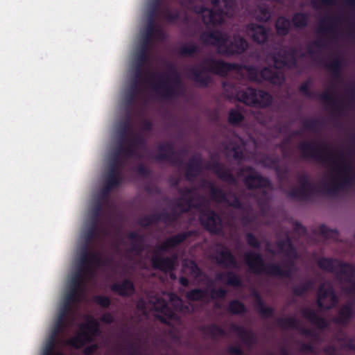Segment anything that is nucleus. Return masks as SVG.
<instances>
[{
  "label": "nucleus",
  "instance_id": "nucleus-8",
  "mask_svg": "<svg viewBox=\"0 0 355 355\" xmlns=\"http://www.w3.org/2000/svg\"><path fill=\"white\" fill-rule=\"evenodd\" d=\"M333 164L338 177L333 178L331 184H324L322 186L324 191L331 195L336 194L344 187L351 184L354 180V177L352 175V165L349 162L342 161L340 163L334 162Z\"/></svg>",
  "mask_w": 355,
  "mask_h": 355
},
{
  "label": "nucleus",
  "instance_id": "nucleus-55",
  "mask_svg": "<svg viewBox=\"0 0 355 355\" xmlns=\"http://www.w3.org/2000/svg\"><path fill=\"white\" fill-rule=\"evenodd\" d=\"M336 19V17H329L327 20L324 19L321 21L319 24V31L321 33H327L331 32L334 33L336 31L335 26L332 24Z\"/></svg>",
  "mask_w": 355,
  "mask_h": 355
},
{
  "label": "nucleus",
  "instance_id": "nucleus-59",
  "mask_svg": "<svg viewBox=\"0 0 355 355\" xmlns=\"http://www.w3.org/2000/svg\"><path fill=\"white\" fill-rule=\"evenodd\" d=\"M313 46L315 47L318 51L327 47V42L324 40H316L310 43L306 48V53L310 55L315 53V51L313 49Z\"/></svg>",
  "mask_w": 355,
  "mask_h": 355
},
{
  "label": "nucleus",
  "instance_id": "nucleus-30",
  "mask_svg": "<svg viewBox=\"0 0 355 355\" xmlns=\"http://www.w3.org/2000/svg\"><path fill=\"white\" fill-rule=\"evenodd\" d=\"M277 246L280 252L284 253L286 257H295L297 256V251L288 234H286L284 239L278 241Z\"/></svg>",
  "mask_w": 355,
  "mask_h": 355
},
{
  "label": "nucleus",
  "instance_id": "nucleus-45",
  "mask_svg": "<svg viewBox=\"0 0 355 355\" xmlns=\"http://www.w3.org/2000/svg\"><path fill=\"white\" fill-rule=\"evenodd\" d=\"M132 126L131 124L130 116L128 114L125 119L120 123V125L119 128V139H127L126 137L129 133L130 135H132Z\"/></svg>",
  "mask_w": 355,
  "mask_h": 355
},
{
  "label": "nucleus",
  "instance_id": "nucleus-34",
  "mask_svg": "<svg viewBox=\"0 0 355 355\" xmlns=\"http://www.w3.org/2000/svg\"><path fill=\"white\" fill-rule=\"evenodd\" d=\"M205 184L210 189L211 198L218 203L228 202V195L221 189L216 187L211 182H205Z\"/></svg>",
  "mask_w": 355,
  "mask_h": 355
},
{
  "label": "nucleus",
  "instance_id": "nucleus-19",
  "mask_svg": "<svg viewBox=\"0 0 355 355\" xmlns=\"http://www.w3.org/2000/svg\"><path fill=\"white\" fill-rule=\"evenodd\" d=\"M246 34L252 40L259 44L266 43L268 40V30L263 26L249 23L245 26Z\"/></svg>",
  "mask_w": 355,
  "mask_h": 355
},
{
  "label": "nucleus",
  "instance_id": "nucleus-17",
  "mask_svg": "<svg viewBox=\"0 0 355 355\" xmlns=\"http://www.w3.org/2000/svg\"><path fill=\"white\" fill-rule=\"evenodd\" d=\"M157 149L159 153L155 156V159L167 161L174 166L180 167L183 165L182 159L176 157L177 153L171 143L159 145Z\"/></svg>",
  "mask_w": 355,
  "mask_h": 355
},
{
  "label": "nucleus",
  "instance_id": "nucleus-32",
  "mask_svg": "<svg viewBox=\"0 0 355 355\" xmlns=\"http://www.w3.org/2000/svg\"><path fill=\"white\" fill-rule=\"evenodd\" d=\"M152 225L157 224L159 222H163L168 225H171L178 219V214L175 211L167 212L163 211L160 213L150 215Z\"/></svg>",
  "mask_w": 355,
  "mask_h": 355
},
{
  "label": "nucleus",
  "instance_id": "nucleus-60",
  "mask_svg": "<svg viewBox=\"0 0 355 355\" xmlns=\"http://www.w3.org/2000/svg\"><path fill=\"white\" fill-rule=\"evenodd\" d=\"M201 169L198 168L197 166L193 164H187V169L185 171V178L188 181L193 180L200 173Z\"/></svg>",
  "mask_w": 355,
  "mask_h": 355
},
{
  "label": "nucleus",
  "instance_id": "nucleus-41",
  "mask_svg": "<svg viewBox=\"0 0 355 355\" xmlns=\"http://www.w3.org/2000/svg\"><path fill=\"white\" fill-rule=\"evenodd\" d=\"M201 331L203 334L210 336L213 339L216 338L218 336L224 337L226 336L225 329L215 323L202 327Z\"/></svg>",
  "mask_w": 355,
  "mask_h": 355
},
{
  "label": "nucleus",
  "instance_id": "nucleus-14",
  "mask_svg": "<svg viewBox=\"0 0 355 355\" xmlns=\"http://www.w3.org/2000/svg\"><path fill=\"white\" fill-rule=\"evenodd\" d=\"M297 49L291 48L289 50L280 49L272 54V59L274 62V67L281 69L284 67L292 69L297 67L296 59Z\"/></svg>",
  "mask_w": 355,
  "mask_h": 355
},
{
  "label": "nucleus",
  "instance_id": "nucleus-57",
  "mask_svg": "<svg viewBox=\"0 0 355 355\" xmlns=\"http://www.w3.org/2000/svg\"><path fill=\"white\" fill-rule=\"evenodd\" d=\"M198 52V46L193 43L182 45L179 49L180 54L183 56H192Z\"/></svg>",
  "mask_w": 355,
  "mask_h": 355
},
{
  "label": "nucleus",
  "instance_id": "nucleus-7",
  "mask_svg": "<svg viewBox=\"0 0 355 355\" xmlns=\"http://www.w3.org/2000/svg\"><path fill=\"white\" fill-rule=\"evenodd\" d=\"M301 157L322 164L331 161V150L328 145L315 141H302L297 145Z\"/></svg>",
  "mask_w": 355,
  "mask_h": 355
},
{
  "label": "nucleus",
  "instance_id": "nucleus-13",
  "mask_svg": "<svg viewBox=\"0 0 355 355\" xmlns=\"http://www.w3.org/2000/svg\"><path fill=\"white\" fill-rule=\"evenodd\" d=\"M123 165L118 159H112L110 164L106 181L102 188L101 193L104 197L108 196L110 192L121 183V171Z\"/></svg>",
  "mask_w": 355,
  "mask_h": 355
},
{
  "label": "nucleus",
  "instance_id": "nucleus-33",
  "mask_svg": "<svg viewBox=\"0 0 355 355\" xmlns=\"http://www.w3.org/2000/svg\"><path fill=\"white\" fill-rule=\"evenodd\" d=\"M230 331L235 333L245 344H252L255 340L254 334L242 326L232 324L230 325Z\"/></svg>",
  "mask_w": 355,
  "mask_h": 355
},
{
  "label": "nucleus",
  "instance_id": "nucleus-22",
  "mask_svg": "<svg viewBox=\"0 0 355 355\" xmlns=\"http://www.w3.org/2000/svg\"><path fill=\"white\" fill-rule=\"evenodd\" d=\"M119 155H123L126 158L138 157L141 156L132 146H131L128 139H119V145L116 147L112 159H118L119 162L123 165L122 162L119 159Z\"/></svg>",
  "mask_w": 355,
  "mask_h": 355
},
{
  "label": "nucleus",
  "instance_id": "nucleus-21",
  "mask_svg": "<svg viewBox=\"0 0 355 355\" xmlns=\"http://www.w3.org/2000/svg\"><path fill=\"white\" fill-rule=\"evenodd\" d=\"M243 183L249 190L270 188L272 185L268 178L257 173L246 175L243 179Z\"/></svg>",
  "mask_w": 355,
  "mask_h": 355
},
{
  "label": "nucleus",
  "instance_id": "nucleus-38",
  "mask_svg": "<svg viewBox=\"0 0 355 355\" xmlns=\"http://www.w3.org/2000/svg\"><path fill=\"white\" fill-rule=\"evenodd\" d=\"M256 309L258 313L263 318H271L275 315V309L265 305L263 300L257 293L255 294Z\"/></svg>",
  "mask_w": 355,
  "mask_h": 355
},
{
  "label": "nucleus",
  "instance_id": "nucleus-23",
  "mask_svg": "<svg viewBox=\"0 0 355 355\" xmlns=\"http://www.w3.org/2000/svg\"><path fill=\"white\" fill-rule=\"evenodd\" d=\"M215 257L216 263L225 268H238L239 264L235 256L226 248L217 252Z\"/></svg>",
  "mask_w": 355,
  "mask_h": 355
},
{
  "label": "nucleus",
  "instance_id": "nucleus-12",
  "mask_svg": "<svg viewBox=\"0 0 355 355\" xmlns=\"http://www.w3.org/2000/svg\"><path fill=\"white\" fill-rule=\"evenodd\" d=\"M248 72L250 78L256 82H260L261 80H263L272 85H282L285 81L283 74L273 71L268 67L262 68L260 71H258L255 67H250L248 68Z\"/></svg>",
  "mask_w": 355,
  "mask_h": 355
},
{
  "label": "nucleus",
  "instance_id": "nucleus-1",
  "mask_svg": "<svg viewBox=\"0 0 355 355\" xmlns=\"http://www.w3.org/2000/svg\"><path fill=\"white\" fill-rule=\"evenodd\" d=\"M167 69L172 77L168 73L150 74L149 71H146V74L149 75V78L145 77L144 73H142V77L138 78H136V71H135L130 90L126 97L127 103L129 105L134 103L135 98L140 91L139 85L141 83H149L153 90L165 99H172L180 96L182 93V83L176 67L173 64H168Z\"/></svg>",
  "mask_w": 355,
  "mask_h": 355
},
{
  "label": "nucleus",
  "instance_id": "nucleus-39",
  "mask_svg": "<svg viewBox=\"0 0 355 355\" xmlns=\"http://www.w3.org/2000/svg\"><path fill=\"white\" fill-rule=\"evenodd\" d=\"M275 28L279 36L284 37L289 33L291 21L286 17L280 16L276 20Z\"/></svg>",
  "mask_w": 355,
  "mask_h": 355
},
{
  "label": "nucleus",
  "instance_id": "nucleus-47",
  "mask_svg": "<svg viewBox=\"0 0 355 355\" xmlns=\"http://www.w3.org/2000/svg\"><path fill=\"white\" fill-rule=\"evenodd\" d=\"M227 311L233 315H241L247 311V308L239 300H232L228 304Z\"/></svg>",
  "mask_w": 355,
  "mask_h": 355
},
{
  "label": "nucleus",
  "instance_id": "nucleus-56",
  "mask_svg": "<svg viewBox=\"0 0 355 355\" xmlns=\"http://www.w3.org/2000/svg\"><path fill=\"white\" fill-rule=\"evenodd\" d=\"M244 120V116L237 110H230L228 114V122L232 125H238Z\"/></svg>",
  "mask_w": 355,
  "mask_h": 355
},
{
  "label": "nucleus",
  "instance_id": "nucleus-52",
  "mask_svg": "<svg viewBox=\"0 0 355 355\" xmlns=\"http://www.w3.org/2000/svg\"><path fill=\"white\" fill-rule=\"evenodd\" d=\"M207 291L202 288H193L186 293V298L189 301H199L207 297Z\"/></svg>",
  "mask_w": 355,
  "mask_h": 355
},
{
  "label": "nucleus",
  "instance_id": "nucleus-42",
  "mask_svg": "<svg viewBox=\"0 0 355 355\" xmlns=\"http://www.w3.org/2000/svg\"><path fill=\"white\" fill-rule=\"evenodd\" d=\"M320 99L327 105H329L334 112L340 114L342 111V107L338 104L336 98L329 92H325L320 96Z\"/></svg>",
  "mask_w": 355,
  "mask_h": 355
},
{
  "label": "nucleus",
  "instance_id": "nucleus-24",
  "mask_svg": "<svg viewBox=\"0 0 355 355\" xmlns=\"http://www.w3.org/2000/svg\"><path fill=\"white\" fill-rule=\"evenodd\" d=\"M355 316V309L352 304L346 303L340 307L334 322L343 327H347Z\"/></svg>",
  "mask_w": 355,
  "mask_h": 355
},
{
  "label": "nucleus",
  "instance_id": "nucleus-11",
  "mask_svg": "<svg viewBox=\"0 0 355 355\" xmlns=\"http://www.w3.org/2000/svg\"><path fill=\"white\" fill-rule=\"evenodd\" d=\"M300 186L297 188L291 189L288 192V196L297 200L309 201L316 193L315 188L306 175H302L299 178Z\"/></svg>",
  "mask_w": 355,
  "mask_h": 355
},
{
  "label": "nucleus",
  "instance_id": "nucleus-26",
  "mask_svg": "<svg viewBox=\"0 0 355 355\" xmlns=\"http://www.w3.org/2000/svg\"><path fill=\"white\" fill-rule=\"evenodd\" d=\"M65 328L54 324L51 336L44 347L43 355H62L61 353L53 354V351L57 343V338L60 334L64 332Z\"/></svg>",
  "mask_w": 355,
  "mask_h": 355
},
{
  "label": "nucleus",
  "instance_id": "nucleus-16",
  "mask_svg": "<svg viewBox=\"0 0 355 355\" xmlns=\"http://www.w3.org/2000/svg\"><path fill=\"white\" fill-rule=\"evenodd\" d=\"M102 209V205L99 202L92 209V223L85 233V241L87 243H91L100 234H107L105 230L100 229L98 226Z\"/></svg>",
  "mask_w": 355,
  "mask_h": 355
},
{
  "label": "nucleus",
  "instance_id": "nucleus-9",
  "mask_svg": "<svg viewBox=\"0 0 355 355\" xmlns=\"http://www.w3.org/2000/svg\"><path fill=\"white\" fill-rule=\"evenodd\" d=\"M84 286L85 285L80 283L76 285L73 283V280L71 279L69 290L64 297L62 304L60 309L55 322V324L64 328L67 327V319L69 313L71 312L73 304L80 302Z\"/></svg>",
  "mask_w": 355,
  "mask_h": 355
},
{
  "label": "nucleus",
  "instance_id": "nucleus-20",
  "mask_svg": "<svg viewBox=\"0 0 355 355\" xmlns=\"http://www.w3.org/2000/svg\"><path fill=\"white\" fill-rule=\"evenodd\" d=\"M207 168L214 172L223 182L236 184L237 180L229 168H226L218 161H214L208 164Z\"/></svg>",
  "mask_w": 355,
  "mask_h": 355
},
{
  "label": "nucleus",
  "instance_id": "nucleus-50",
  "mask_svg": "<svg viewBox=\"0 0 355 355\" xmlns=\"http://www.w3.org/2000/svg\"><path fill=\"white\" fill-rule=\"evenodd\" d=\"M175 206L176 207L180 209L182 212L187 213L189 212L193 207L196 209L200 208V204H193L192 198H189L186 200H184V199L182 198H179L175 202Z\"/></svg>",
  "mask_w": 355,
  "mask_h": 355
},
{
  "label": "nucleus",
  "instance_id": "nucleus-27",
  "mask_svg": "<svg viewBox=\"0 0 355 355\" xmlns=\"http://www.w3.org/2000/svg\"><path fill=\"white\" fill-rule=\"evenodd\" d=\"M302 316L309 321L311 324L315 325L320 329H325L329 324L322 316H320L314 310L309 308H304L302 310Z\"/></svg>",
  "mask_w": 355,
  "mask_h": 355
},
{
  "label": "nucleus",
  "instance_id": "nucleus-10",
  "mask_svg": "<svg viewBox=\"0 0 355 355\" xmlns=\"http://www.w3.org/2000/svg\"><path fill=\"white\" fill-rule=\"evenodd\" d=\"M90 244L86 242L80 254L77 270L71 277V280H73L76 285L78 283L85 285L87 277H92L94 274V268L90 264Z\"/></svg>",
  "mask_w": 355,
  "mask_h": 355
},
{
  "label": "nucleus",
  "instance_id": "nucleus-3",
  "mask_svg": "<svg viewBox=\"0 0 355 355\" xmlns=\"http://www.w3.org/2000/svg\"><path fill=\"white\" fill-rule=\"evenodd\" d=\"M200 67V69L197 67L190 68L189 69V73L190 78L202 87H208L212 81L211 77L206 74L207 73H211L224 77L230 71L236 68L234 64L213 58L203 59Z\"/></svg>",
  "mask_w": 355,
  "mask_h": 355
},
{
  "label": "nucleus",
  "instance_id": "nucleus-46",
  "mask_svg": "<svg viewBox=\"0 0 355 355\" xmlns=\"http://www.w3.org/2000/svg\"><path fill=\"white\" fill-rule=\"evenodd\" d=\"M257 103L256 106L261 108H265L270 106L273 101L272 96L267 92L261 89H257Z\"/></svg>",
  "mask_w": 355,
  "mask_h": 355
},
{
  "label": "nucleus",
  "instance_id": "nucleus-48",
  "mask_svg": "<svg viewBox=\"0 0 355 355\" xmlns=\"http://www.w3.org/2000/svg\"><path fill=\"white\" fill-rule=\"evenodd\" d=\"M131 137L128 141L130 142L131 146L137 151L138 149H143L146 146V139L141 134H136L132 132Z\"/></svg>",
  "mask_w": 355,
  "mask_h": 355
},
{
  "label": "nucleus",
  "instance_id": "nucleus-40",
  "mask_svg": "<svg viewBox=\"0 0 355 355\" xmlns=\"http://www.w3.org/2000/svg\"><path fill=\"white\" fill-rule=\"evenodd\" d=\"M343 65V60L339 58H335L331 61L326 63L324 67L333 74L335 79L339 80L341 78Z\"/></svg>",
  "mask_w": 355,
  "mask_h": 355
},
{
  "label": "nucleus",
  "instance_id": "nucleus-51",
  "mask_svg": "<svg viewBox=\"0 0 355 355\" xmlns=\"http://www.w3.org/2000/svg\"><path fill=\"white\" fill-rule=\"evenodd\" d=\"M277 324L282 328L298 329L299 322L295 317L279 318Z\"/></svg>",
  "mask_w": 355,
  "mask_h": 355
},
{
  "label": "nucleus",
  "instance_id": "nucleus-25",
  "mask_svg": "<svg viewBox=\"0 0 355 355\" xmlns=\"http://www.w3.org/2000/svg\"><path fill=\"white\" fill-rule=\"evenodd\" d=\"M112 291L122 297H130L135 293V288L132 280L125 279L121 283H114L111 285Z\"/></svg>",
  "mask_w": 355,
  "mask_h": 355
},
{
  "label": "nucleus",
  "instance_id": "nucleus-44",
  "mask_svg": "<svg viewBox=\"0 0 355 355\" xmlns=\"http://www.w3.org/2000/svg\"><path fill=\"white\" fill-rule=\"evenodd\" d=\"M291 21L296 28H304L309 25V16L306 12H296L293 15Z\"/></svg>",
  "mask_w": 355,
  "mask_h": 355
},
{
  "label": "nucleus",
  "instance_id": "nucleus-15",
  "mask_svg": "<svg viewBox=\"0 0 355 355\" xmlns=\"http://www.w3.org/2000/svg\"><path fill=\"white\" fill-rule=\"evenodd\" d=\"M199 220L205 229L211 234H218L222 231L221 218L214 210H202Z\"/></svg>",
  "mask_w": 355,
  "mask_h": 355
},
{
  "label": "nucleus",
  "instance_id": "nucleus-28",
  "mask_svg": "<svg viewBox=\"0 0 355 355\" xmlns=\"http://www.w3.org/2000/svg\"><path fill=\"white\" fill-rule=\"evenodd\" d=\"M257 89L252 87H248L245 89L237 92V98L239 101L245 105L256 106L258 96Z\"/></svg>",
  "mask_w": 355,
  "mask_h": 355
},
{
  "label": "nucleus",
  "instance_id": "nucleus-53",
  "mask_svg": "<svg viewBox=\"0 0 355 355\" xmlns=\"http://www.w3.org/2000/svg\"><path fill=\"white\" fill-rule=\"evenodd\" d=\"M278 162H279V160L277 158H273L268 155L264 157L263 159V163L267 166H269L270 168H272V167L275 168L276 170V172L278 175V177L279 178H282L284 174L286 173V171H285L284 172H283L280 169V168L278 166Z\"/></svg>",
  "mask_w": 355,
  "mask_h": 355
},
{
  "label": "nucleus",
  "instance_id": "nucleus-61",
  "mask_svg": "<svg viewBox=\"0 0 355 355\" xmlns=\"http://www.w3.org/2000/svg\"><path fill=\"white\" fill-rule=\"evenodd\" d=\"M162 3V0H153L150 4V11L149 13L148 24L153 20V24L155 23V19L157 15V13L160 8Z\"/></svg>",
  "mask_w": 355,
  "mask_h": 355
},
{
  "label": "nucleus",
  "instance_id": "nucleus-6",
  "mask_svg": "<svg viewBox=\"0 0 355 355\" xmlns=\"http://www.w3.org/2000/svg\"><path fill=\"white\" fill-rule=\"evenodd\" d=\"M154 35L162 37L164 32L156 24H153V20L147 24L139 49L137 53L135 71H136V78H140L142 77L144 65L149 60L148 51Z\"/></svg>",
  "mask_w": 355,
  "mask_h": 355
},
{
  "label": "nucleus",
  "instance_id": "nucleus-62",
  "mask_svg": "<svg viewBox=\"0 0 355 355\" xmlns=\"http://www.w3.org/2000/svg\"><path fill=\"white\" fill-rule=\"evenodd\" d=\"M183 266L188 268L190 270L191 274L195 275L196 277H198L201 275V270L200 267L193 260L184 261L183 263Z\"/></svg>",
  "mask_w": 355,
  "mask_h": 355
},
{
  "label": "nucleus",
  "instance_id": "nucleus-5",
  "mask_svg": "<svg viewBox=\"0 0 355 355\" xmlns=\"http://www.w3.org/2000/svg\"><path fill=\"white\" fill-rule=\"evenodd\" d=\"M193 235V232L189 230L173 235L166 239L161 245L156 246L154 255L152 257L151 263L155 269L164 272H172L175 270V265L178 260V255L173 254L170 257H160L161 252H166L171 248L182 244L184 241Z\"/></svg>",
  "mask_w": 355,
  "mask_h": 355
},
{
  "label": "nucleus",
  "instance_id": "nucleus-29",
  "mask_svg": "<svg viewBox=\"0 0 355 355\" xmlns=\"http://www.w3.org/2000/svg\"><path fill=\"white\" fill-rule=\"evenodd\" d=\"M336 273L338 276L345 277V280L351 283L355 279V266L352 263L338 262Z\"/></svg>",
  "mask_w": 355,
  "mask_h": 355
},
{
  "label": "nucleus",
  "instance_id": "nucleus-36",
  "mask_svg": "<svg viewBox=\"0 0 355 355\" xmlns=\"http://www.w3.org/2000/svg\"><path fill=\"white\" fill-rule=\"evenodd\" d=\"M92 342V338L86 331L78 333L70 338L67 343L75 349L81 348L85 343Z\"/></svg>",
  "mask_w": 355,
  "mask_h": 355
},
{
  "label": "nucleus",
  "instance_id": "nucleus-43",
  "mask_svg": "<svg viewBox=\"0 0 355 355\" xmlns=\"http://www.w3.org/2000/svg\"><path fill=\"white\" fill-rule=\"evenodd\" d=\"M340 261L332 258L322 257L318 261V265L322 270L329 272H336L338 262Z\"/></svg>",
  "mask_w": 355,
  "mask_h": 355
},
{
  "label": "nucleus",
  "instance_id": "nucleus-64",
  "mask_svg": "<svg viewBox=\"0 0 355 355\" xmlns=\"http://www.w3.org/2000/svg\"><path fill=\"white\" fill-rule=\"evenodd\" d=\"M302 125L306 130L315 132L320 127V123L319 120L316 119H310L304 121Z\"/></svg>",
  "mask_w": 355,
  "mask_h": 355
},
{
  "label": "nucleus",
  "instance_id": "nucleus-54",
  "mask_svg": "<svg viewBox=\"0 0 355 355\" xmlns=\"http://www.w3.org/2000/svg\"><path fill=\"white\" fill-rule=\"evenodd\" d=\"M317 233L325 239H336L338 236L336 230L330 229L325 225H320L317 229Z\"/></svg>",
  "mask_w": 355,
  "mask_h": 355
},
{
  "label": "nucleus",
  "instance_id": "nucleus-2",
  "mask_svg": "<svg viewBox=\"0 0 355 355\" xmlns=\"http://www.w3.org/2000/svg\"><path fill=\"white\" fill-rule=\"evenodd\" d=\"M200 40L205 45L213 46L218 49H222L223 51L220 53L227 55H240L248 48V43L243 37L235 34L232 40L229 41L228 35L218 30L202 33Z\"/></svg>",
  "mask_w": 355,
  "mask_h": 355
},
{
  "label": "nucleus",
  "instance_id": "nucleus-35",
  "mask_svg": "<svg viewBox=\"0 0 355 355\" xmlns=\"http://www.w3.org/2000/svg\"><path fill=\"white\" fill-rule=\"evenodd\" d=\"M333 288L329 286L325 288L324 284H321L318 288V298L316 300V304L320 310H329L332 306H325L323 301L330 296V294H333Z\"/></svg>",
  "mask_w": 355,
  "mask_h": 355
},
{
  "label": "nucleus",
  "instance_id": "nucleus-49",
  "mask_svg": "<svg viewBox=\"0 0 355 355\" xmlns=\"http://www.w3.org/2000/svg\"><path fill=\"white\" fill-rule=\"evenodd\" d=\"M313 287V282L312 280H307L305 282L301 283L297 286H293L292 288L293 293L297 297H302L307 292L311 291Z\"/></svg>",
  "mask_w": 355,
  "mask_h": 355
},
{
  "label": "nucleus",
  "instance_id": "nucleus-31",
  "mask_svg": "<svg viewBox=\"0 0 355 355\" xmlns=\"http://www.w3.org/2000/svg\"><path fill=\"white\" fill-rule=\"evenodd\" d=\"M216 279L219 281H226V284L230 286L235 288H241L243 286L242 280L240 276L233 271H227L225 272L218 273Z\"/></svg>",
  "mask_w": 355,
  "mask_h": 355
},
{
  "label": "nucleus",
  "instance_id": "nucleus-18",
  "mask_svg": "<svg viewBox=\"0 0 355 355\" xmlns=\"http://www.w3.org/2000/svg\"><path fill=\"white\" fill-rule=\"evenodd\" d=\"M214 8L209 9L205 7L201 6L198 12L205 13L207 15H203V20L205 24L212 26L220 24L223 21V15L225 14V10H227L222 2L220 3L218 6H213Z\"/></svg>",
  "mask_w": 355,
  "mask_h": 355
},
{
  "label": "nucleus",
  "instance_id": "nucleus-37",
  "mask_svg": "<svg viewBox=\"0 0 355 355\" xmlns=\"http://www.w3.org/2000/svg\"><path fill=\"white\" fill-rule=\"evenodd\" d=\"M81 331H86L93 340V337L99 334V323L95 318L90 317L87 323H83L80 325Z\"/></svg>",
  "mask_w": 355,
  "mask_h": 355
},
{
  "label": "nucleus",
  "instance_id": "nucleus-4",
  "mask_svg": "<svg viewBox=\"0 0 355 355\" xmlns=\"http://www.w3.org/2000/svg\"><path fill=\"white\" fill-rule=\"evenodd\" d=\"M244 261L254 274H266L271 277L291 278L295 267L293 261H288L282 268L277 263H266L261 253L250 251L244 254Z\"/></svg>",
  "mask_w": 355,
  "mask_h": 355
},
{
  "label": "nucleus",
  "instance_id": "nucleus-58",
  "mask_svg": "<svg viewBox=\"0 0 355 355\" xmlns=\"http://www.w3.org/2000/svg\"><path fill=\"white\" fill-rule=\"evenodd\" d=\"M90 264L93 267V266L99 267L101 266L106 265L108 262V259H104L101 257V254L98 252H92L90 251Z\"/></svg>",
  "mask_w": 355,
  "mask_h": 355
},
{
  "label": "nucleus",
  "instance_id": "nucleus-63",
  "mask_svg": "<svg viewBox=\"0 0 355 355\" xmlns=\"http://www.w3.org/2000/svg\"><path fill=\"white\" fill-rule=\"evenodd\" d=\"M311 80H308L302 83L299 87V92L309 98H315V94L311 92L310 85H311Z\"/></svg>",
  "mask_w": 355,
  "mask_h": 355
}]
</instances>
